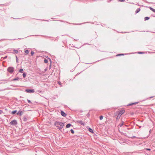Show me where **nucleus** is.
<instances>
[{"instance_id": "obj_22", "label": "nucleus", "mask_w": 155, "mask_h": 155, "mask_svg": "<svg viewBox=\"0 0 155 155\" xmlns=\"http://www.w3.org/2000/svg\"><path fill=\"white\" fill-rule=\"evenodd\" d=\"M23 70L22 69H20L19 71L20 72H21V73H22L23 72Z\"/></svg>"}, {"instance_id": "obj_32", "label": "nucleus", "mask_w": 155, "mask_h": 155, "mask_svg": "<svg viewBox=\"0 0 155 155\" xmlns=\"http://www.w3.org/2000/svg\"><path fill=\"white\" fill-rule=\"evenodd\" d=\"M27 101L28 103H31V101L30 100L27 99Z\"/></svg>"}, {"instance_id": "obj_13", "label": "nucleus", "mask_w": 155, "mask_h": 155, "mask_svg": "<svg viewBox=\"0 0 155 155\" xmlns=\"http://www.w3.org/2000/svg\"><path fill=\"white\" fill-rule=\"evenodd\" d=\"M149 8L152 11H153V12H155V9L153 8L152 7H150Z\"/></svg>"}, {"instance_id": "obj_20", "label": "nucleus", "mask_w": 155, "mask_h": 155, "mask_svg": "<svg viewBox=\"0 0 155 155\" xmlns=\"http://www.w3.org/2000/svg\"><path fill=\"white\" fill-rule=\"evenodd\" d=\"M124 55V54H117L116 55L117 56H121V55Z\"/></svg>"}, {"instance_id": "obj_16", "label": "nucleus", "mask_w": 155, "mask_h": 155, "mask_svg": "<svg viewBox=\"0 0 155 155\" xmlns=\"http://www.w3.org/2000/svg\"><path fill=\"white\" fill-rule=\"evenodd\" d=\"M23 120L25 122L27 121V118L25 117H24L23 118Z\"/></svg>"}, {"instance_id": "obj_11", "label": "nucleus", "mask_w": 155, "mask_h": 155, "mask_svg": "<svg viewBox=\"0 0 155 155\" xmlns=\"http://www.w3.org/2000/svg\"><path fill=\"white\" fill-rule=\"evenodd\" d=\"M71 126V124H67L66 125V127L67 128Z\"/></svg>"}, {"instance_id": "obj_31", "label": "nucleus", "mask_w": 155, "mask_h": 155, "mask_svg": "<svg viewBox=\"0 0 155 155\" xmlns=\"http://www.w3.org/2000/svg\"><path fill=\"white\" fill-rule=\"evenodd\" d=\"M16 62H18V59L17 57V56H16Z\"/></svg>"}, {"instance_id": "obj_12", "label": "nucleus", "mask_w": 155, "mask_h": 155, "mask_svg": "<svg viewBox=\"0 0 155 155\" xmlns=\"http://www.w3.org/2000/svg\"><path fill=\"white\" fill-rule=\"evenodd\" d=\"M19 79H20V78H19L17 77V78H14L13 79V81H15L18 80H19Z\"/></svg>"}, {"instance_id": "obj_1", "label": "nucleus", "mask_w": 155, "mask_h": 155, "mask_svg": "<svg viewBox=\"0 0 155 155\" xmlns=\"http://www.w3.org/2000/svg\"><path fill=\"white\" fill-rule=\"evenodd\" d=\"M54 124L60 130H61L63 128L64 125V123L59 121L56 122Z\"/></svg>"}, {"instance_id": "obj_21", "label": "nucleus", "mask_w": 155, "mask_h": 155, "mask_svg": "<svg viewBox=\"0 0 155 155\" xmlns=\"http://www.w3.org/2000/svg\"><path fill=\"white\" fill-rule=\"evenodd\" d=\"M70 131H71V132L72 133V134H74V130H73V129H71L70 130Z\"/></svg>"}, {"instance_id": "obj_34", "label": "nucleus", "mask_w": 155, "mask_h": 155, "mask_svg": "<svg viewBox=\"0 0 155 155\" xmlns=\"http://www.w3.org/2000/svg\"><path fill=\"white\" fill-rule=\"evenodd\" d=\"M119 0L121 2H124L125 1V0Z\"/></svg>"}, {"instance_id": "obj_10", "label": "nucleus", "mask_w": 155, "mask_h": 155, "mask_svg": "<svg viewBox=\"0 0 155 155\" xmlns=\"http://www.w3.org/2000/svg\"><path fill=\"white\" fill-rule=\"evenodd\" d=\"M140 8H137L135 11L136 13H137L139 12L140 11Z\"/></svg>"}, {"instance_id": "obj_7", "label": "nucleus", "mask_w": 155, "mask_h": 155, "mask_svg": "<svg viewBox=\"0 0 155 155\" xmlns=\"http://www.w3.org/2000/svg\"><path fill=\"white\" fill-rule=\"evenodd\" d=\"M23 114V112L22 111H19L17 113V114H19L20 116H21Z\"/></svg>"}, {"instance_id": "obj_15", "label": "nucleus", "mask_w": 155, "mask_h": 155, "mask_svg": "<svg viewBox=\"0 0 155 155\" xmlns=\"http://www.w3.org/2000/svg\"><path fill=\"white\" fill-rule=\"evenodd\" d=\"M88 130L89 131V132L92 133L93 132V130L91 128H89L88 129Z\"/></svg>"}, {"instance_id": "obj_38", "label": "nucleus", "mask_w": 155, "mask_h": 155, "mask_svg": "<svg viewBox=\"0 0 155 155\" xmlns=\"http://www.w3.org/2000/svg\"><path fill=\"white\" fill-rule=\"evenodd\" d=\"M153 97H150V98H152Z\"/></svg>"}, {"instance_id": "obj_29", "label": "nucleus", "mask_w": 155, "mask_h": 155, "mask_svg": "<svg viewBox=\"0 0 155 155\" xmlns=\"http://www.w3.org/2000/svg\"><path fill=\"white\" fill-rule=\"evenodd\" d=\"M49 60H50V63L49 67H50V68H51V60L50 59H49Z\"/></svg>"}, {"instance_id": "obj_26", "label": "nucleus", "mask_w": 155, "mask_h": 155, "mask_svg": "<svg viewBox=\"0 0 155 155\" xmlns=\"http://www.w3.org/2000/svg\"><path fill=\"white\" fill-rule=\"evenodd\" d=\"M13 51L15 53H17L18 52V51L16 50H14Z\"/></svg>"}, {"instance_id": "obj_39", "label": "nucleus", "mask_w": 155, "mask_h": 155, "mask_svg": "<svg viewBox=\"0 0 155 155\" xmlns=\"http://www.w3.org/2000/svg\"><path fill=\"white\" fill-rule=\"evenodd\" d=\"M118 117H119V118H120V117H117V119H118Z\"/></svg>"}, {"instance_id": "obj_6", "label": "nucleus", "mask_w": 155, "mask_h": 155, "mask_svg": "<svg viewBox=\"0 0 155 155\" xmlns=\"http://www.w3.org/2000/svg\"><path fill=\"white\" fill-rule=\"evenodd\" d=\"M61 114L62 116L64 117H66L67 115V114L63 111H61Z\"/></svg>"}, {"instance_id": "obj_36", "label": "nucleus", "mask_w": 155, "mask_h": 155, "mask_svg": "<svg viewBox=\"0 0 155 155\" xmlns=\"http://www.w3.org/2000/svg\"><path fill=\"white\" fill-rule=\"evenodd\" d=\"M4 81H5L7 82L8 80H4Z\"/></svg>"}, {"instance_id": "obj_4", "label": "nucleus", "mask_w": 155, "mask_h": 155, "mask_svg": "<svg viewBox=\"0 0 155 155\" xmlns=\"http://www.w3.org/2000/svg\"><path fill=\"white\" fill-rule=\"evenodd\" d=\"M125 111L124 110H120V111H118L119 113H118V115L117 116V117H120L125 112Z\"/></svg>"}, {"instance_id": "obj_9", "label": "nucleus", "mask_w": 155, "mask_h": 155, "mask_svg": "<svg viewBox=\"0 0 155 155\" xmlns=\"http://www.w3.org/2000/svg\"><path fill=\"white\" fill-rule=\"evenodd\" d=\"M138 102H135V103H133L129 104H128L127 105V106H131V105H133V104H138Z\"/></svg>"}, {"instance_id": "obj_2", "label": "nucleus", "mask_w": 155, "mask_h": 155, "mask_svg": "<svg viewBox=\"0 0 155 155\" xmlns=\"http://www.w3.org/2000/svg\"><path fill=\"white\" fill-rule=\"evenodd\" d=\"M7 71L10 74H12L14 71V68L12 67H9L7 69Z\"/></svg>"}, {"instance_id": "obj_28", "label": "nucleus", "mask_w": 155, "mask_h": 155, "mask_svg": "<svg viewBox=\"0 0 155 155\" xmlns=\"http://www.w3.org/2000/svg\"><path fill=\"white\" fill-rule=\"evenodd\" d=\"M34 52L33 51H31V55L32 56L34 54Z\"/></svg>"}, {"instance_id": "obj_30", "label": "nucleus", "mask_w": 155, "mask_h": 155, "mask_svg": "<svg viewBox=\"0 0 155 155\" xmlns=\"http://www.w3.org/2000/svg\"><path fill=\"white\" fill-rule=\"evenodd\" d=\"M137 53H138V54H141L144 53V52H138Z\"/></svg>"}, {"instance_id": "obj_40", "label": "nucleus", "mask_w": 155, "mask_h": 155, "mask_svg": "<svg viewBox=\"0 0 155 155\" xmlns=\"http://www.w3.org/2000/svg\"><path fill=\"white\" fill-rule=\"evenodd\" d=\"M46 71V69H45V71Z\"/></svg>"}, {"instance_id": "obj_19", "label": "nucleus", "mask_w": 155, "mask_h": 155, "mask_svg": "<svg viewBox=\"0 0 155 155\" xmlns=\"http://www.w3.org/2000/svg\"><path fill=\"white\" fill-rule=\"evenodd\" d=\"M121 122H122L121 123H120L119 124V126H120V127H121L123 125L124 122L122 121Z\"/></svg>"}, {"instance_id": "obj_17", "label": "nucleus", "mask_w": 155, "mask_h": 155, "mask_svg": "<svg viewBox=\"0 0 155 155\" xmlns=\"http://www.w3.org/2000/svg\"><path fill=\"white\" fill-rule=\"evenodd\" d=\"M44 62L45 63H47L48 62V61L47 59H45L44 60Z\"/></svg>"}, {"instance_id": "obj_27", "label": "nucleus", "mask_w": 155, "mask_h": 155, "mask_svg": "<svg viewBox=\"0 0 155 155\" xmlns=\"http://www.w3.org/2000/svg\"><path fill=\"white\" fill-rule=\"evenodd\" d=\"M58 84H59L61 87L62 86V85L61 84V82L60 81H58Z\"/></svg>"}, {"instance_id": "obj_24", "label": "nucleus", "mask_w": 155, "mask_h": 155, "mask_svg": "<svg viewBox=\"0 0 155 155\" xmlns=\"http://www.w3.org/2000/svg\"><path fill=\"white\" fill-rule=\"evenodd\" d=\"M25 52L26 54H28L29 53V51L28 50H26L25 51Z\"/></svg>"}, {"instance_id": "obj_5", "label": "nucleus", "mask_w": 155, "mask_h": 155, "mask_svg": "<svg viewBox=\"0 0 155 155\" xmlns=\"http://www.w3.org/2000/svg\"><path fill=\"white\" fill-rule=\"evenodd\" d=\"M25 91L26 92L28 93H33L35 92L34 89H26Z\"/></svg>"}, {"instance_id": "obj_23", "label": "nucleus", "mask_w": 155, "mask_h": 155, "mask_svg": "<svg viewBox=\"0 0 155 155\" xmlns=\"http://www.w3.org/2000/svg\"><path fill=\"white\" fill-rule=\"evenodd\" d=\"M26 76V74L25 73H24L23 74V76L24 78H25Z\"/></svg>"}, {"instance_id": "obj_8", "label": "nucleus", "mask_w": 155, "mask_h": 155, "mask_svg": "<svg viewBox=\"0 0 155 155\" xmlns=\"http://www.w3.org/2000/svg\"><path fill=\"white\" fill-rule=\"evenodd\" d=\"M77 122L78 123L82 125H84V124L83 122L81 120H78L77 121Z\"/></svg>"}, {"instance_id": "obj_35", "label": "nucleus", "mask_w": 155, "mask_h": 155, "mask_svg": "<svg viewBox=\"0 0 155 155\" xmlns=\"http://www.w3.org/2000/svg\"><path fill=\"white\" fill-rule=\"evenodd\" d=\"M146 150H151L150 149L147 148L146 149Z\"/></svg>"}, {"instance_id": "obj_18", "label": "nucleus", "mask_w": 155, "mask_h": 155, "mask_svg": "<svg viewBox=\"0 0 155 155\" xmlns=\"http://www.w3.org/2000/svg\"><path fill=\"white\" fill-rule=\"evenodd\" d=\"M17 111L16 110H14L12 111V114H14L16 113Z\"/></svg>"}, {"instance_id": "obj_3", "label": "nucleus", "mask_w": 155, "mask_h": 155, "mask_svg": "<svg viewBox=\"0 0 155 155\" xmlns=\"http://www.w3.org/2000/svg\"><path fill=\"white\" fill-rule=\"evenodd\" d=\"M9 124L12 125H15L17 124V122L16 120H12L9 123Z\"/></svg>"}, {"instance_id": "obj_25", "label": "nucleus", "mask_w": 155, "mask_h": 155, "mask_svg": "<svg viewBox=\"0 0 155 155\" xmlns=\"http://www.w3.org/2000/svg\"><path fill=\"white\" fill-rule=\"evenodd\" d=\"M103 117L102 116H101L100 117V120H101L103 119Z\"/></svg>"}, {"instance_id": "obj_14", "label": "nucleus", "mask_w": 155, "mask_h": 155, "mask_svg": "<svg viewBox=\"0 0 155 155\" xmlns=\"http://www.w3.org/2000/svg\"><path fill=\"white\" fill-rule=\"evenodd\" d=\"M150 18L148 17H146L144 18V20L147 21Z\"/></svg>"}, {"instance_id": "obj_37", "label": "nucleus", "mask_w": 155, "mask_h": 155, "mask_svg": "<svg viewBox=\"0 0 155 155\" xmlns=\"http://www.w3.org/2000/svg\"><path fill=\"white\" fill-rule=\"evenodd\" d=\"M7 58V56H5V57L4 58Z\"/></svg>"}, {"instance_id": "obj_33", "label": "nucleus", "mask_w": 155, "mask_h": 155, "mask_svg": "<svg viewBox=\"0 0 155 155\" xmlns=\"http://www.w3.org/2000/svg\"><path fill=\"white\" fill-rule=\"evenodd\" d=\"M3 113V111L2 110H0V114H2Z\"/></svg>"}]
</instances>
